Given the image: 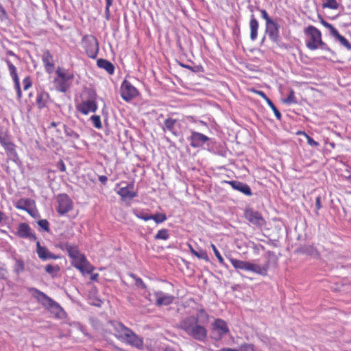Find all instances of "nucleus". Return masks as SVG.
I'll list each match as a JSON object with an SVG mask.
<instances>
[{
    "label": "nucleus",
    "mask_w": 351,
    "mask_h": 351,
    "mask_svg": "<svg viewBox=\"0 0 351 351\" xmlns=\"http://www.w3.org/2000/svg\"><path fill=\"white\" fill-rule=\"evenodd\" d=\"M208 314L204 308H200L196 316L190 315L182 319L179 327L194 339L204 342L208 334L205 325L208 324Z\"/></svg>",
    "instance_id": "obj_1"
},
{
    "label": "nucleus",
    "mask_w": 351,
    "mask_h": 351,
    "mask_svg": "<svg viewBox=\"0 0 351 351\" xmlns=\"http://www.w3.org/2000/svg\"><path fill=\"white\" fill-rule=\"evenodd\" d=\"M30 291L35 293L34 296L38 300L41 302L43 306L49 308L51 313L56 317L61 318L62 315L64 314V311L60 305L45 293L36 288H32Z\"/></svg>",
    "instance_id": "obj_2"
},
{
    "label": "nucleus",
    "mask_w": 351,
    "mask_h": 351,
    "mask_svg": "<svg viewBox=\"0 0 351 351\" xmlns=\"http://www.w3.org/2000/svg\"><path fill=\"white\" fill-rule=\"evenodd\" d=\"M266 254L267 260L263 265L250 262L247 271H251L262 276H267L270 265L277 263V257L275 252L272 251H267Z\"/></svg>",
    "instance_id": "obj_3"
},
{
    "label": "nucleus",
    "mask_w": 351,
    "mask_h": 351,
    "mask_svg": "<svg viewBox=\"0 0 351 351\" xmlns=\"http://www.w3.org/2000/svg\"><path fill=\"white\" fill-rule=\"evenodd\" d=\"M307 37L306 46L310 50H316L318 49V45L321 43L322 33L315 26L309 25L304 31Z\"/></svg>",
    "instance_id": "obj_4"
},
{
    "label": "nucleus",
    "mask_w": 351,
    "mask_h": 351,
    "mask_svg": "<svg viewBox=\"0 0 351 351\" xmlns=\"http://www.w3.org/2000/svg\"><path fill=\"white\" fill-rule=\"evenodd\" d=\"M82 45L86 55L92 59H95L99 52V42L93 35H85L82 39Z\"/></svg>",
    "instance_id": "obj_5"
},
{
    "label": "nucleus",
    "mask_w": 351,
    "mask_h": 351,
    "mask_svg": "<svg viewBox=\"0 0 351 351\" xmlns=\"http://www.w3.org/2000/svg\"><path fill=\"white\" fill-rule=\"evenodd\" d=\"M121 341L138 350L143 349V338L137 335L130 328Z\"/></svg>",
    "instance_id": "obj_6"
},
{
    "label": "nucleus",
    "mask_w": 351,
    "mask_h": 351,
    "mask_svg": "<svg viewBox=\"0 0 351 351\" xmlns=\"http://www.w3.org/2000/svg\"><path fill=\"white\" fill-rule=\"evenodd\" d=\"M280 24L277 19H273L267 23H265V34L268 36L270 40L274 43H278L280 40Z\"/></svg>",
    "instance_id": "obj_7"
},
{
    "label": "nucleus",
    "mask_w": 351,
    "mask_h": 351,
    "mask_svg": "<svg viewBox=\"0 0 351 351\" xmlns=\"http://www.w3.org/2000/svg\"><path fill=\"white\" fill-rule=\"evenodd\" d=\"M57 212L60 215H64L73 208V202L66 193H61L57 196Z\"/></svg>",
    "instance_id": "obj_8"
},
{
    "label": "nucleus",
    "mask_w": 351,
    "mask_h": 351,
    "mask_svg": "<svg viewBox=\"0 0 351 351\" xmlns=\"http://www.w3.org/2000/svg\"><path fill=\"white\" fill-rule=\"evenodd\" d=\"M121 96L125 101H130L138 95V90L128 80L123 81L120 88Z\"/></svg>",
    "instance_id": "obj_9"
},
{
    "label": "nucleus",
    "mask_w": 351,
    "mask_h": 351,
    "mask_svg": "<svg viewBox=\"0 0 351 351\" xmlns=\"http://www.w3.org/2000/svg\"><path fill=\"white\" fill-rule=\"evenodd\" d=\"M187 139L190 141V145L193 148L202 147L205 144L208 145V142L211 140L202 133L194 130H191V135Z\"/></svg>",
    "instance_id": "obj_10"
},
{
    "label": "nucleus",
    "mask_w": 351,
    "mask_h": 351,
    "mask_svg": "<svg viewBox=\"0 0 351 351\" xmlns=\"http://www.w3.org/2000/svg\"><path fill=\"white\" fill-rule=\"evenodd\" d=\"M72 265L80 270L82 273H91L93 271V267L87 261L86 256L81 254L80 256L72 259Z\"/></svg>",
    "instance_id": "obj_11"
},
{
    "label": "nucleus",
    "mask_w": 351,
    "mask_h": 351,
    "mask_svg": "<svg viewBox=\"0 0 351 351\" xmlns=\"http://www.w3.org/2000/svg\"><path fill=\"white\" fill-rule=\"evenodd\" d=\"M5 61L8 66V70L10 72V75L12 77L13 82H14V88L16 90L17 98H18V99H21V98L22 97V92H21V89L20 81H19V77L17 74L16 68L11 62V61L10 60L6 59Z\"/></svg>",
    "instance_id": "obj_12"
},
{
    "label": "nucleus",
    "mask_w": 351,
    "mask_h": 351,
    "mask_svg": "<svg viewBox=\"0 0 351 351\" xmlns=\"http://www.w3.org/2000/svg\"><path fill=\"white\" fill-rule=\"evenodd\" d=\"M155 304L158 306H167L173 303L174 296L162 291H155L154 293Z\"/></svg>",
    "instance_id": "obj_13"
},
{
    "label": "nucleus",
    "mask_w": 351,
    "mask_h": 351,
    "mask_svg": "<svg viewBox=\"0 0 351 351\" xmlns=\"http://www.w3.org/2000/svg\"><path fill=\"white\" fill-rule=\"evenodd\" d=\"M245 218L252 224L258 227H262L265 225V221L262 215L252 209H247L245 212Z\"/></svg>",
    "instance_id": "obj_14"
},
{
    "label": "nucleus",
    "mask_w": 351,
    "mask_h": 351,
    "mask_svg": "<svg viewBox=\"0 0 351 351\" xmlns=\"http://www.w3.org/2000/svg\"><path fill=\"white\" fill-rule=\"evenodd\" d=\"M16 235L22 239H29L32 241H37L36 234L32 232L30 226L26 223H21L17 228Z\"/></svg>",
    "instance_id": "obj_15"
},
{
    "label": "nucleus",
    "mask_w": 351,
    "mask_h": 351,
    "mask_svg": "<svg viewBox=\"0 0 351 351\" xmlns=\"http://www.w3.org/2000/svg\"><path fill=\"white\" fill-rule=\"evenodd\" d=\"M77 111L83 114H88L90 112H95L97 110V104L94 100H86L78 104L76 106Z\"/></svg>",
    "instance_id": "obj_16"
},
{
    "label": "nucleus",
    "mask_w": 351,
    "mask_h": 351,
    "mask_svg": "<svg viewBox=\"0 0 351 351\" xmlns=\"http://www.w3.org/2000/svg\"><path fill=\"white\" fill-rule=\"evenodd\" d=\"M36 252L38 256L43 261H47L49 259H59L60 256L56 255L49 251V250L43 246H41L40 242L36 241Z\"/></svg>",
    "instance_id": "obj_17"
},
{
    "label": "nucleus",
    "mask_w": 351,
    "mask_h": 351,
    "mask_svg": "<svg viewBox=\"0 0 351 351\" xmlns=\"http://www.w3.org/2000/svg\"><path fill=\"white\" fill-rule=\"evenodd\" d=\"M226 183L230 184L233 189L238 191L247 196L252 195V190L246 183L237 180L226 181Z\"/></svg>",
    "instance_id": "obj_18"
},
{
    "label": "nucleus",
    "mask_w": 351,
    "mask_h": 351,
    "mask_svg": "<svg viewBox=\"0 0 351 351\" xmlns=\"http://www.w3.org/2000/svg\"><path fill=\"white\" fill-rule=\"evenodd\" d=\"M117 193L122 199H132L137 196V193L134 191V184H128L126 186L121 187Z\"/></svg>",
    "instance_id": "obj_19"
},
{
    "label": "nucleus",
    "mask_w": 351,
    "mask_h": 351,
    "mask_svg": "<svg viewBox=\"0 0 351 351\" xmlns=\"http://www.w3.org/2000/svg\"><path fill=\"white\" fill-rule=\"evenodd\" d=\"M213 330L217 331L219 339H221L230 332L227 323L219 318L215 320Z\"/></svg>",
    "instance_id": "obj_20"
},
{
    "label": "nucleus",
    "mask_w": 351,
    "mask_h": 351,
    "mask_svg": "<svg viewBox=\"0 0 351 351\" xmlns=\"http://www.w3.org/2000/svg\"><path fill=\"white\" fill-rule=\"evenodd\" d=\"M42 61L44 64L46 72L51 73L54 69L55 64L53 56L48 49H45L43 51Z\"/></svg>",
    "instance_id": "obj_21"
},
{
    "label": "nucleus",
    "mask_w": 351,
    "mask_h": 351,
    "mask_svg": "<svg viewBox=\"0 0 351 351\" xmlns=\"http://www.w3.org/2000/svg\"><path fill=\"white\" fill-rule=\"evenodd\" d=\"M111 324L114 330V336L121 341L130 328L119 322H112Z\"/></svg>",
    "instance_id": "obj_22"
},
{
    "label": "nucleus",
    "mask_w": 351,
    "mask_h": 351,
    "mask_svg": "<svg viewBox=\"0 0 351 351\" xmlns=\"http://www.w3.org/2000/svg\"><path fill=\"white\" fill-rule=\"evenodd\" d=\"M49 95L45 91H40L37 94L36 103L39 109L47 107L49 101Z\"/></svg>",
    "instance_id": "obj_23"
},
{
    "label": "nucleus",
    "mask_w": 351,
    "mask_h": 351,
    "mask_svg": "<svg viewBox=\"0 0 351 351\" xmlns=\"http://www.w3.org/2000/svg\"><path fill=\"white\" fill-rule=\"evenodd\" d=\"M258 22L255 17V15L252 13L250 15V39L252 40H255L258 36Z\"/></svg>",
    "instance_id": "obj_24"
},
{
    "label": "nucleus",
    "mask_w": 351,
    "mask_h": 351,
    "mask_svg": "<svg viewBox=\"0 0 351 351\" xmlns=\"http://www.w3.org/2000/svg\"><path fill=\"white\" fill-rule=\"evenodd\" d=\"M177 123V120L169 117L166 119L164 121V125L162 126V130L164 132L169 131L174 136H178V131L175 129V125Z\"/></svg>",
    "instance_id": "obj_25"
},
{
    "label": "nucleus",
    "mask_w": 351,
    "mask_h": 351,
    "mask_svg": "<svg viewBox=\"0 0 351 351\" xmlns=\"http://www.w3.org/2000/svg\"><path fill=\"white\" fill-rule=\"evenodd\" d=\"M228 259L235 269L247 271L250 261H241L232 257H230Z\"/></svg>",
    "instance_id": "obj_26"
},
{
    "label": "nucleus",
    "mask_w": 351,
    "mask_h": 351,
    "mask_svg": "<svg viewBox=\"0 0 351 351\" xmlns=\"http://www.w3.org/2000/svg\"><path fill=\"white\" fill-rule=\"evenodd\" d=\"M98 67L104 69L108 74L112 75L114 73V66L106 59H98L97 61Z\"/></svg>",
    "instance_id": "obj_27"
},
{
    "label": "nucleus",
    "mask_w": 351,
    "mask_h": 351,
    "mask_svg": "<svg viewBox=\"0 0 351 351\" xmlns=\"http://www.w3.org/2000/svg\"><path fill=\"white\" fill-rule=\"evenodd\" d=\"M56 74L58 75V78L67 82H69V81L72 80L74 77L73 73L69 72L62 67H58Z\"/></svg>",
    "instance_id": "obj_28"
},
{
    "label": "nucleus",
    "mask_w": 351,
    "mask_h": 351,
    "mask_svg": "<svg viewBox=\"0 0 351 351\" xmlns=\"http://www.w3.org/2000/svg\"><path fill=\"white\" fill-rule=\"evenodd\" d=\"M56 88L58 91L61 93H66L69 88H70L71 84L70 82H67L66 81H62L59 78H56L54 80Z\"/></svg>",
    "instance_id": "obj_29"
},
{
    "label": "nucleus",
    "mask_w": 351,
    "mask_h": 351,
    "mask_svg": "<svg viewBox=\"0 0 351 351\" xmlns=\"http://www.w3.org/2000/svg\"><path fill=\"white\" fill-rule=\"evenodd\" d=\"M332 36L338 40L341 45L345 47L348 50L351 51V44L344 36H341L338 31Z\"/></svg>",
    "instance_id": "obj_30"
},
{
    "label": "nucleus",
    "mask_w": 351,
    "mask_h": 351,
    "mask_svg": "<svg viewBox=\"0 0 351 351\" xmlns=\"http://www.w3.org/2000/svg\"><path fill=\"white\" fill-rule=\"evenodd\" d=\"M45 271L49 274L52 278L57 276L60 271V267L58 265L49 264L45 266Z\"/></svg>",
    "instance_id": "obj_31"
},
{
    "label": "nucleus",
    "mask_w": 351,
    "mask_h": 351,
    "mask_svg": "<svg viewBox=\"0 0 351 351\" xmlns=\"http://www.w3.org/2000/svg\"><path fill=\"white\" fill-rule=\"evenodd\" d=\"M250 10L252 12H253L254 10H257V11L260 12L261 16L263 19H264L265 21V23H267L274 19L269 16L267 12L265 10L261 9L258 7L254 8L252 6L250 7Z\"/></svg>",
    "instance_id": "obj_32"
},
{
    "label": "nucleus",
    "mask_w": 351,
    "mask_h": 351,
    "mask_svg": "<svg viewBox=\"0 0 351 351\" xmlns=\"http://www.w3.org/2000/svg\"><path fill=\"white\" fill-rule=\"evenodd\" d=\"M301 252L312 256H318V252L317 249L314 246L310 245L303 246L301 248Z\"/></svg>",
    "instance_id": "obj_33"
},
{
    "label": "nucleus",
    "mask_w": 351,
    "mask_h": 351,
    "mask_svg": "<svg viewBox=\"0 0 351 351\" xmlns=\"http://www.w3.org/2000/svg\"><path fill=\"white\" fill-rule=\"evenodd\" d=\"M67 253L69 256L73 259L80 256L81 253L80 252L78 247L77 245L74 244H71L67 250Z\"/></svg>",
    "instance_id": "obj_34"
},
{
    "label": "nucleus",
    "mask_w": 351,
    "mask_h": 351,
    "mask_svg": "<svg viewBox=\"0 0 351 351\" xmlns=\"http://www.w3.org/2000/svg\"><path fill=\"white\" fill-rule=\"evenodd\" d=\"M339 4L336 0H323L322 8L332 10H337Z\"/></svg>",
    "instance_id": "obj_35"
},
{
    "label": "nucleus",
    "mask_w": 351,
    "mask_h": 351,
    "mask_svg": "<svg viewBox=\"0 0 351 351\" xmlns=\"http://www.w3.org/2000/svg\"><path fill=\"white\" fill-rule=\"evenodd\" d=\"M282 102L287 105L297 104L298 100L295 96V92L293 89L289 90V95L287 98L282 99Z\"/></svg>",
    "instance_id": "obj_36"
},
{
    "label": "nucleus",
    "mask_w": 351,
    "mask_h": 351,
    "mask_svg": "<svg viewBox=\"0 0 351 351\" xmlns=\"http://www.w3.org/2000/svg\"><path fill=\"white\" fill-rule=\"evenodd\" d=\"M132 212H133L134 215L138 219H143L145 221L151 219L152 215L143 212V210L134 209V210H133Z\"/></svg>",
    "instance_id": "obj_37"
},
{
    "label": "nucleus",
    "mask_w": 351,
    "mask_h": 351,
    "mask_svg": "<svg viewBox=\"0 0 351 351\" xmlns=\"http://www.w3.org/2000/svg\"><path fill=\"white\" fill-rule=\"evenodd\" d=\"M64 128L66 136L71 138L73 141H75L80 138V135L73 129L67 127L65 125H64Z\"/></svg>",
    "instance_id": "obj_38"
},
{
    "label": "nucleus",
    "mask_w": 351,
    "mask_h": 351,
    "mask_svg": "<svg viewBox=\"0 0 351 351\" xmlns=\"http://www.w3.org/2000/svg\"><path fill=\"white\" fill-rule=\"evenodd\" d=\"M30 200L28 199H21L18 202L17 208L23 210H26L32 216H34L32 213L27 209V206H29Z\"/></svg>",
    "instance_id": "obj_39"
},
{
    "label": "nucleus",
    "mask_w": 351,
    "mask_h": 351,
    "mask_svg": "<svg viewBox=\"0 0 351 351\" xmlns=\"http://www.w3.org/2000/svg\"><path fill=\"white\" fill-rule=\"evenodd\" d=\"M169 237V230L167 229H161L158 231L155 235V239L167 240Z\"/></svg>",
    "instance_id": "obj_40"
},
{
    "label": "nucleus",
    "mask_w": 351,
    "mask_h": 351,
    "mask_svg": "<svg viewBox=\"0 0 351 351\" xmlns=\"http://www.w3.org/2000/svg\"><path fill=\"white\" fill-rule=\"evenodd\" d=\"M130 276L134 280L135 285L136 287L145 290L147 289L146 285L143 282V280L141 278L138 277L136 275L134 274H130Z\"/></svg>",
    "instance_id": "obj_41"
},
{
    "label": "nucleus",
    "mask_w": 351,
    "mask_h": 351,
    "mask_svg": "<svg viewBox=\"0 0 351 351\" xmlns=\"http://www.w3.org/2000/svg\"><path fill=\"white\" fill-rule=\"evenodd\" d=\"M193 255L197 257L199 259L204 260L206 262H209V257L207 254V252L204 250H199L197 251V252H193Z\"/></svg>",
    "instance_id": "obj_42"
},
{
    "label": "nucleus",
    "mask_w": 351,
    "mask_h": 351,
    "mask_svg": "<svg viewBox=\"0 0 351 351\" xmlns=\"http://www.w3.org/2000/svg\"><path fill=\"white\" fill-rule=\"evenodd\" d=\"M151 219H153L156 223H160L167 220V217L165 214L158 213L152 215Z\"/></svg>",
    "instance_id": "obj_43"
},
{
    "label": "nucleus",
    "mask_w": 351,
    "mask_h": 351,
    "mask_svg": "<svg viewBox=\"0 0 351 351\" xmlns=\"http://www.w3.org/2000/svg\"><path fill=\"white\" fill-rule=\"evenodd\" d=\"M24 269L25 267L23 261L21 259H17L14 265V271L19 274L23 272L24 271Z\"/></svg>",
    "instance_id": "obj_44"
},
{
    "label": "nucleus",
    "mask_w": 351,
    "mask_h": 351,
    "mask_svg": "<svg viewBox=\"0 0 351 351\" xmlns=\"http://www.w3.org/2000/svg\"><path fill=\"white\" fill-rule=\"evenodd\" d=\"M211 247L213 250V252H214L215 256L217 257V260L219 261V263L221 265L226 267V265L224 263V260H223L222 256L221 255L220 252H219V250L217 249L216 246L212 243Z\"/></svg>",
    "instance_id": "obj_45"
},
{
    "label": "nucleus",
    "mask_w": 351,
    "mask_h": 351,
    "mask_svg": "<svg viewBox=\"0 0 351 351\" xmlns=\"http://www.w3.org/2000/svg\"><path fill=\"white\" fill-rule=\"evenodd\" d=\"M267 103L269 106V107L271 108V110H273V112H274L276 119L278 120H280L281 119V117H282L281 113L277 109V108L275 106V105L273 104L271 100L270 99H267Z\"/></svg>",
    "instance_id": "obj_46"
},
{
    "label": "nucleus",
    "mask_w": 351,
    "mask_h": 351,
    "mask_svg": "<svg viewBox=\"0 0 351 351\" xmlns=\"http://www.w3.org/2000/svg\"><path fill=\"white\" fill-rule=\"evenodd\" d=\"M321 23L330 31V33L332 36H333L338 31L330 23L324 19L321 20Z\"/></svg>",
    "instance_id": "obj_47"
},
{
    "label": "nucleus",
    "mask_w": 351,
    "mask_h": 351,
    "mask_svg": "<svg viewBox=\"0 0 351 351\" xmlns=\"http://www.w3.org/2000/svg\"><path fill=\"white\" fill-rule=\"evenodd\" d=\"M38 225L43 230H45V231H46L47 232H49V230H50V229H49V221L47 219H40L38 221Z\"/></svg>",
    "instance_id": "obj_48"
},
{
    "label": "nucleus",
    "mask_w": 351,
    "mask_h": 351,
    "mask_svg": "<svg viewBox=\"0 0 351 351\" xmlns=\"http://www.w3.org/2000/svg\"><path fill=\"white\" fill-rule=\"evenodd\" d=\"M7 156H8V160H12L14 162H15L16 164H18L20 162L19 158L18 156V154H17L16 150L12 151L10 153H8Z\"/></svg>",
    "instance_id": "obj_49"
},
{
    "label": "nucleus",
    "mask_w": 351,
    "mask_h": 351,
    "mask_svg": "<svg viewBox=\"0 0 351 351\" xmlns=\"http://www.w3.org/2000/svg\"><path fill=\"white\" fill-rule=\"evenodd\" d=\"M90 119L93 121V123L96 128L100 129L102 127L99 116L93 115V116H91Z\"/></svg>",
    "instance_id": "obj_50"
},
{
    "label": "nucleus",
    "mask_w": 351,
    "mask_h": 351,
    "mask_svg": "<svg viewBox=\"0 0 351 351\" xmlns=\"http://www.w3.org/2000/svg\"><path fill=\"white\" fill-rule=\"evenodd\" d=\"M8 275V271L5 265L0 262V279H5Z\"/></svg>",
    "instance_id": "obj_51"
},
{
    "label": "nucleus",
    "mask_w": 351,
    "mask_h": 351,
    "mask_svg": "<svg viewBox=\"0 0 351 351\" xmlns=\"http://www.w3.org/2000/svg\"><path fill=\"white\" fill-rule=\"evenodd\" d=\"M23 84L24 90L29 89L32 86L31 77L29 76L25 77L23 80Z\"/></svg>",
    "instance_id": "obj_52"
},
{
    "label": "nucleus",
    "mask_w": 351,
    "mask_h": 351,
    "mask_svg": "<svg viewBox=\"0 0 351 351\" xmlns=\"http://www.w3.org/2000/svg\"><path fill=\"white\" fill-rule=\"evenodd\" d=\"M318 49L333 53V51L330 49V47L322 40L321 41V43L318 45Z\"/></svg>",
    "instance_id": "obj_53"
},
{
    "label": "nucleus",
    "mask_w": 351,
    "mask_h": 351,
    "mask_svg": "<svg viewBox=\"0 0 351 351\" xmlns=\"http://www.w3.org/2000/svg\"><path fill=\"white\" fill-rule=\"evenodd\" d=\"M306 138H307V143L308 145H310L311 146H313V147L319 146L318 142L313 140V138H311V136H309L308 135H306Z\"/></svg>",
    "instance_id": "obj_54"
},
{
    "label": "nucleus",
    "mask_w": 351,
    "mask_h": 351,
    "mask_svg": "<svg viewBox=\"0 0 351 351\" xmlns=\"http://www.w3.org/2000/svg\"><path fill=\"white\" fill-rule=\"evenodd\" d=\"M321 196L319 195L316 197L315 199V207H316V214L318 215V210L321 209L322 208V203H321Z\"/></svg>",
    "instance_id": "obj_55"
},
{
    "label": "nucleus",
    "mask_w": 351,
    "mask_h": 351,
    "mask_svg": "<svg viewBox=\"0 0 351 351\" xmlns=\"http://www.w3.org/2000/svg\"><path fill=\"white\" fill-rule=\"evenodd\" d=\"M70 245H71V243H69L62 242V243H60L58 246L62 250L67 251V250H68V248H69Z\"/></svg>",
    "instance_id": "obj_56"
},
{
    "label": "nucleus",
    "mask_w": 351,
    "mask_h": 351,
    "mask_svg": "<svg viewBox=\"0 0 351 351\" xmlns=\"http://www.w3.org/2000/svg\"><path fill=\"white\" fill-rule=\"evenodd\" d=\"M58 167L61 172H64L66 171V166L62 160L58 162Z\"/></svg>",
    "instance_id": "obj_57"
},
{
    "label": "nucleus",
    "mask_w": 351,
    "mask_h": 351,
    "mask_svg": "<svg viewBox=\"0 0 351 351\" xmlns=\"http://www.w3.org/2000/svg\"><path fill=\"white\" fill-rule=\"evenodd\" d=\"M5 150L7 154L10 153L12 151H15L14 145L12 143H8L5 146Z\"/></svg>",
    "instance_id": "obj_58"
},
{
    "label": "nucleus",
    "mask_w": 351,
    "mask_h": 351,
    "mask_svg": "<svg viewBox=\"0 0 351 351\" xmlns=\"http://www.w3.org/2000/svg\"><path fill=\"white\" fill-rule=\"evenodd\" d=\"M257 95H260L261 97H263L266 101L267 99H269V98L267 97L266 94L263 92L262 90H255L254 91Z\"/></svg>",
    "instance_id": "obj_59"
},
{
    "label": "nucleus",
    "mask_w": 351,
    "mask_h": 351,
    "mask_svg": "<svg viewBox=\"0 0 351 351\" xmlns=\"http://www.w3.org/2000/svg\"><path fill=\"white\" fill-rule=\"evenodd\" d=\"M98 180L102 184H106L108 180V178L106 176H99Z\"/></svg>",
    "instance_id": "obj_60"
},
{
    "label": "nucleus",
    "mask_w": 351,
    "mask_h": 351,
    "mask_svg": "<svg viewBox=\"0 0 351 351\" xmlns=\"http://www.w3.org/2000/svg\"><path fill=\"white\" fill-rule=\"evenodd\" d=\"M80 330L82 331V332L86 336H88V333L86 331V328L84 326L80 325Z\"/></svg>",
    "instance_id": "obj_61"
},
{
    "label": "nucleus",
    "mask_w": 351,
    "mask_h": 351,
    "mask_svg": "<svg viewBox=\"0 0 351 351\" xmlns=\"http://www.w3.org/2000/svg\"><path fill=\"white\" fill-rule=\"evenodd\" d=\"M110 7L106 6L105 8V14L107 19H108L110 16Z\"/></svg>",
    "instance_id": "obj_62"
},
{
    "label": "nucleus",
    "mask_w": 351,
    "mask_h": 351,
    "mask_svg": "<svg viewBox=\"0 0 351 351\" xmlns=\"http://www.w3.org/2000/svg\"><path fill=\"white\" fill-rule=\"evenodd\" d=\"M245 350L246 351H253V346L251 345L246 346H245Z\"/></svg>",
    "instance_id": "obj_63"
},
{
    "label": "nucleus",
    "mask_w": 351,
    "mask_h": 351,
    "mask_svg": "<svg viewBox=\"0 0 351 351\" xmlns=\"http://www.w3.org/2000/svg\"><path fill=\"white\" fill-rule=\"evenodd\" d=\"M221 351H238L236 349L233 348H223Z\"/></svg>",
    "instance_id": "obj_64"
}]
</instances>
